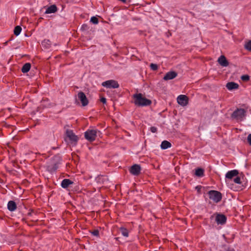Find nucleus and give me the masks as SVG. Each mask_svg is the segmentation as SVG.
<instances>
[{
	"instance_id": "11",
	"label": "nucleus",
	"mask_w": 251,
	"mask_h": 251,
	"mask_svg": "<svg viewBox=\"0 0 251 251\" xmlns=\"http://www.w3.org/2000/svg\"><path fill=\"white\" fill-rule=\"evenodd\" d=\"M141 170V168L139 165L134 164L130 167L129 172L133 175L138 176L140 174Z\"/></svg>"
},
{
	"instance_id": "8",
	"label": "nucleus",
	"mask_w": 251,
	"mask_h": 251,
	"mask_svg": "<svg viewBox=\"0 0 251 251\" xmlns=\"http://www.w3.org/2000/svg\"><path fill=\"white\" fill-rule=\"evenodd\" d=\"M78 100H79L83 106H86L88 104L89 100L85 94L82 91H80L77 94Z\"/></svg>"
},
{
	"instance_id": "12",
	"label": "nucleus",
	"mask_w": 251,
	"mask_h": 251,
	"mask_svg": "<svg viewBox=\"0 0 251 251\" xmlns=\"http://www.w3.org/2000/svg\"><path fill=\"white\" fill-rule=\"evenodd\" d=\"M177 75V74L176 72L170 71L166 73L163 77V79L165 80H171L175 78Z\"/></svg>"
},
{
	"instance_id": "2",
	"label": "nucleus",
	"mask_w": 251,
	"mask_h": 251,
	"mask_svg": "<svg viewBox=\"0 0 251 251\" xmlns=\"http://www.w3.org/2000/svg\"><path fill=\"white\" fill-rule=\"evenodd\" d=\"M53 163L47 166V170L50 173H53L56 171L58 165L62 160L61 157L59 155H56L52 158Z\"/></svg>"
},
{
	"instance_id": "7",
	"label": "nucleus",
	"mask_w": 251,
	"mask_h": 251,
	"mask_svg": "<svg viewBox=\"0 0 251 251\" xmlns=\"http://www.w3.org/2000/svg\"><path fill=\"white\" fill-rule=\"evenodd\" d=\"M66 135L71 143H74L75 145H76L78 140V137L75 134L73 130L67 129L66 131Z\"/></svg>"
},
{
	"instance_id": "33",
	"label": "nucleus",
	"mask_w": 251,
	"mask_h": 251,
	"mask_svg": "<svg viewBox=\"0 0 251 251\" xmlns=\"http://www.w3.org/2000/svg\"><path fill=\"white\" fill-rule=\"evenodd\" d=\"M247 141L249 145L251 146V134H250L247 137Z\"/></svg>"
},
{
	"instance_id": "38",
	"label": "nucleus",
	"mask_w": 251,
	"mask_h": 251,
	"mask_svg": "<svg viewBox=\"0 0 251 251\" xmlns=\"http://www.w3.org/2000/svg\"><path fill=\"white\" fill-rule=\"evenodd\" d=\"M31 215V212H29L28 213V215L30 216Z\"/></svg>"
},
{
	"instance_id": "30",
	"label": "nucleus",
	"mask_w": 251,
	"mask_h": 251,
	"mask_svg": "<svg viewBox=\"0 0 251 251\" xmlns=\"http://www.w3.org/2000/svg\"><path fill=\"white\" fill-rule=\"evenodd\" d=\"M236 176V177L233 179V181L237 184H241V181L240 177L237 176Z\"/></svg>"
},
{
	"instance_id": "1",
	"label": "nucleus",
	"mask_w": 251,
	"mask_h": 251,
	"mask_svg": "<svg viewBox=\"0 0 251 251\" xmlns=\"http://www.w3.org/2000/svg\"><path fill=\"white\" fill-rule=\"evenodd\" d=\"M134 103L138 106H146L151 104V101L143 97L141 93H136L133 95Z\"/></svg>"
},
{
	"instance_id": "36",
	"label": "nucleus",
	"mask_w": 251,
	"mask_h": 251,
	"mask_svg": "<svg viewBox=\"0 0 251 251\" xmlns=\"http://www.w3.org/2000/svg\"><path fill=\"white\" fill-rule=\"evenodd\" d=\"M226 251H235L234 250L231 248H228L226 250Z\"/></svg>"
},
{
	"instance_id": "32",
	"label": "nucleus",
	"mask_w": 251,
	"mask_h": 251,
	"mask_svg": "<svg viewBox=\"0 0 251 251\" xmlns=\"http://www.w3.org/2000/svg\"><path fill=\"white\" fill-rule=\"evenodd\" d=\"M150 130L151 132L152 133H155L157 132V129L156 127L155 126H151V128H150Z\"/></svg>"
},
{
	"instance_id": "26",
	"label": "nucleus",
	"mask_w": 251,
	"mask_h": 251,
	"mask_svg": "<svg viewBox=\"0 0 251 251\" xmlns=\"http://www.w3.org/2000/svg\"><path fill=\"white\" fill-rule=\"evenodd\" d=\"M90 22L94 24H98L99 23V20L96 17L93 16L91 17Z\"/></svg>"
},
{
	"instance_id": "34",
	"label": "nucleus",
	"mask_w": 251,
	"mask_h": 251,
	"mask_svg": "<svg viewBox=\"0 0 251 251\" xmlns=\"http://www.w3.org/2000/svg\"><path fill=\"white\" fill-rule=\"evenodd\" d=\"M100 101L103 103H105L106 102V98L102 97L100 100Z\"/></svg>"
},
{
	"instance_id": "16",
	"label": "nucleus",
	"mask_w": 251,
	"mask_h": 251,
	"mask_svg": "<svg viewBox=\"0 0 251 251\" xmlns=\"http://www.w3.org/2000/svg\"><path fill=\"white\" fill-rule=\"evenodd\" d=\"M74 183V182L69 179H64L62 182L61 185L63 188H68L70 185Z\"/></svg>"
},
{
	"instance_id": "20",
	"label": "nucleus",
	"mask_w": 251,
	"mask_h": 251,
	"mask_svg": "<svg viewBox=\"0 0 251 251\" xmlns=\"http://www.w3.org/2000/svg\"><path fill=\"white\" fill-rule=\"evenodd\" d=\"M204 170L203 169L198 168L196 169L195 175L198 177H202L204 176Z\"/></svg>"
},
{
	"instance_id": "39",
	"label": "nucleus",
	"mask_w": 251,
	"mask_h": 251,
	"mask_svg": "<svg viewBox=\"0 0 251 251\" xmlns=\"http://www.w3.org/2000/svg\"><path fill=\"white\" fill-rule=\"evenodd\" d=\"M213 217H214V216H213V215H212V216H211L210 219H212V218H213Z\"/></svg>"
},
{
	"instance_id": "22",
	"label": "nucleus",
	"mask_w": 251,
	"mask_h": 251,
	"mask_svg": "<svg viewBox=\"0 0 251 251\" xmlns=\"http://www.w3.org/2000/svg\"><path fill=\"white\" fill-rule=\"evenodd\" d=\"M42 45L44 48L48 49L51 46V42L49 40L45 39L42 42Z\"/></svg>"
},
{
	"instance_id": "29",
	"label": "nucleus",
	"mask_w": 251,
	"mask_h": 251,
	"mask_svg": "<svg viewBox=\"0 0 251 251\" xmlns=\"http://www.w3.org/2000/svg\"><path fill=\"white\" fill-rule=\"evenodd\" d=\"M89 27L87 24H83L81 27V30L82 31H87L89 29Z\"/></svg>"
},
{
	"instance_id": "3",
	"label": "nucleus",
	"mask_w": 251,
	"mask_h": 251,
	"mask_svg": "<svg viewBox=\"0 0 251 251\" xmlns=\"http://www.w3.org/2000/svg\"><path fill=\"white\" fill-rule=\"evenodd\" d=\"M101 134L100 131L95 129H88L84 132V137L86 140L91 142L95 140L98 134L99 136Z\"/></svg>"
},
{
	"instance_id": "28",
	"label": "nucleus",
	"mask_w": 251,
	"mask_h": 251,
	"mask_svg": "<svg viewBox=\"0 0 251 251\" xmlns=\"http://www.w3.org/2000/svg\"><path fill=\"white\" fill-rule=\"evenodd\" d=\"M150 68L153 71H156L158 69V65L156 64L151 63Z\"/></svg>"
},
{
	"instance_id": "25",
	"label": "nucleus",
	"mask_w": 251,
	"mask_h": 251,
	"mask_svg": "<svg viewBox=\"0 0 251 251\" xmlns=\"http://www.w3.org/2000/svg\"><path fill=\"white\" fill-rule=\"evenodd\" d=\"M244 47L248 50L251 51V40L248 42L245 45Z\"/></svg>"
},
{
	"instance_id": "24",
	"label": "nucleus",
	"mask_w": 251,
	"mask_h": 251,
	"mask_svg": "<svg viewBox=\"0 0 251 251\" xmlns=\"http://www.w3.org/2000/svg\"><path fill=\"white\" fill-rule=\"evenodd\" d=\"M120 231L121 232L122 235L125 237H128V231L127 229L122 227L120 229Z\"/></svg>"
},
{
	"instance_id": "18",
	"label": "nucleus",
	"mask_w": 251,
	"mask_h": 251,
	"mask_svg": "<svg viewBox=\"0 0 251 251\" xmlns=\"http://www.w3.org/2000/svg\"><path fill=\"white\" fill-rule=\"evenodd\" d=\"M57 7L55 5H51L49 7L47 8V9L46 10L45 13L46 14H50V13H53L57 11Z\"/></svg>"
},
{
	"instance_id": "27",
	"label": "nucleus",
	"mask_w": 251,
	"mask_h": 251,
	"mask_svg": "<svg viewBox=\"0 0 251 251\" xmlns=\"http://www.w3.org/2000/svg\"><path fill=\"white\" fill-rule=\"evenodd\" d=\"M241 79L244 81H247L250 79V76L248 75H243L241 77Z\"/></svg>"
},
{
	"instance_id": "4",
	"label": "nucleus",
	"mask_w": 251,
	"mask_h": 251,
	"mask_svg": "<svg viewBox=\"0 0 251 251\" xmlns=\"http://www.w3.org/2000/svg\"><path fill=\"white\" fill-rule=\"evenodd\" d=\"M246 111L243 108H237L231 114V117L237 120H243L246 116Z\"/></svg>"
},
{
	"instance_id": "21",
	"label": "nucleus",
	"mask_w": 251,
	"mask_h": 251,
	"mask_svg": "<svg viewBox=\"0 0 251 251\" xmlns=\"http://www.w3.org/2000/svg\"><path fill=\"white\" fill-rule=\"evenodd\" d=\"M31 68V64L29 63H26L25 64L22 68V72L23 73H26L29 72Z\"/></svg>"
},
{
	"instance_id": "19",
	"label": "nucleus",
	"mask_w": 251,
	"mask_h": 251,
	"mask_svg": "<svg viewBox=\"0 0 251 251\" xmlns=\"http://www.w3.org/2000/svg\"><path fill=\"white\" fill-rule=\"evenodd\" d=\"M161 148L162 150H166L169 148L171 147L172 144L170 142L168 141L164 140L162 142L161 144Z\"/></svg>"
},
{
	"instance_id": "6",
	"label": "nucleus",
	"mask_w": 251,
	"mask_h": 251,
	"mask_svg": "<svg viewBox=\"0 0 251 251\" xmlns=\"http://www.w3.org/2000/svg\"><path fill=\"white\" fill-rule=\"evenodd\" d=\"M102 86L107 88H118L119 87L118 82L113 79L108 80L102 83Z\"/></svg>"
},
{
	"instance_id": "10",
	"label": "nucleus",
	"mask_w": 251,
	"mask_h": 251,
	"mask_svg": "<svg viewBox=\"0 0 251 251\" xmlns=\"http://www.w3.org/2000/svg\"><path fill=\"white\" fill-rule=\"evenodd\" d=\"M178 103L181 106H186L188 103V97L184 95H179L177 98Z\"/></svg>"
},
{
	"instance_id": "35",
	"label": "nucleus",
	"mask_w": 251,
	"mask_h": 251,
	"mask_svg": "<svg viewBox=\"0 0 251 251\" xmlns=\"http://www.w3.org/2000/svg\"><path fill=\"white\" fill-rule=\"evenodd\" d=\"M201 186L200 185L197 186L195 188L196 190L199 193L201 190Z\"/></svg>"
},
{
	"instance_id": "13",
	"label": "nucleus",
	"mask_w": 251,
	"mask_h": 251,
	"mask_svg": "<svg viewBox=\"0 0 251 251\" xmlns=\"http://www.w3.org/2000/svg\"><path fill=\"white\" fill-rule=\"evenodd\" d=\"M219 63L223 67H226L229 63L224 55H221L218 60Z\"/></svg>"
},
{
	"instance_id": "5",
	"label": "nucleus",
	"mask_w": 251,
	"mask_h": 251,
	"mask_svg": "<svg viewBox=\"0 0 251 251\" xmlns=\"http://www.w3.org/2000/svg\"><path fill=\"white\" fill-rule=\"evenodd\" d=\"M209 199L213 200L215 202H219L222 198V194L217 191L210 190L208 192Z\"/></svg>"
},
{
	"instance_id": "9",
	"label": "nucleus",
	"mask_w": 251,
	"mask_h": 251,
	"mask_svg": "<svg viewBox=\"0 0 251 251\" xmlns=\"http://www.w3.org/2000/svg\"><path fill=\"white\" fill-rule=\"evenodd\" d=\"M216 214L215 221L216 223L218 225H224L226 221V217L225 215L220 213H216Z\"/></svg>"
},
{
	"instance_id": "31",
	"label": "nucleus",
	"mask_w": 251,
	"mask_h": 251,
	"mask_svg": "<svg viewBox=\"0 0 251 251\" xmlns=\"http://www.w3.org/2000/svg\"><path fill=\"white\" fill-rule=\"evenodd\" d=\"M91 233L92 235H93L95 236H99V231L98 229H95L92 231H91Z\"/></svg>"
},
{
	"instance_id": "23",
	"label": "nucleus",
	"mask_w": 251,
	"mask_h": 251,
	"mask_svg": "<svg viewBox=\"0 0 251 251\" xmlns=\"http://www.w3.org/2000/svg\"><path fill=\"white\" fill-rule=\"evenodd\" d=\"M22 30V28L20 25H17L14 29V34L16 36L19 35Z\"/></svg>"
},
{
	"instance_id": "37",
	"label": "nucleus",
	"mask_w": 251,
	"mask_h": 251,
	"mask_svg": "<svg viewBox=\"0 0 251 251\" xmlns=\"http://www.w3.org/2000/svg\"><path fill=\"white\" fill-rule=\"evenodd\" d=\"M7 43H8V41L5 42L4 43V45H7Z\"/></svg>"
},
{
	"instance_id": "14",
	"label": "nucleus",
	"mask_w": 251,
	"mask_h": 251,
	"mask_svg": "<svg viewBox=\"0 0 251 251\" xmlns=\"http://www.w3.org/2000/svg\"><path fill=\"white\" fill-rule=\"evenodd\" d=\"M239 174L238 171L237 170H233L228 171L226 175V177L228 179H232L234 176H236Z\"/></svg>"
},
{
	"instance_id": "15",
	"label": "nucleus",
	"mask_w": 251,
	"mask_h": 251,
	"mask_svg": "<svg viewBox=\"0 0 251 251\" xmlns=\"http://www.w3.org/2000/svg\"><path fill=\"white\" fill-rule=\"evenodd\" d=\"M226 88L229 90L238 89L239 85L234 82H228L226 85Z\"/></svg>"
},
{
	"instance_id": "17",
	"label": "nucleus",
	"mask_w": 251,
	"mask_h": 251,
	"mask_svg": "<svg viewBox=\"0 0 251 251\" xmlns=\"http://www.w3.org/2000/svg\"><path fill=\"white\" fill-rule=\"evenodd\" d=\"M8 209L10 211H14L17 208V205L14 201H10L7 204Z\"/></svg>"
}]
</instances>
